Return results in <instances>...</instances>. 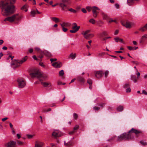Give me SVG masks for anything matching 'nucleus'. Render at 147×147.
Returning a JSON list of instances; mask_svg holds the SVG:
<instances>
[{
  "mask_svg": "<svg viewBox=\"0 0 147 147\" xmlns=\"http://www.w3.org/2000/svg\"><path fill=\"white\" fill-rule=\"evenodd\" d=\"M127 47L128 49L130 51L134 50V49L133 47L131 46H128Z\"/></svg>",
  "mask_w": 147,
  "mask_h": 147,
  "instance_id": "09e8293b",
  "label": "nucleus"
},
{
  "mask_svg": "<svg viewBox=\"0 0 147 147\" xmlns=\"http://www.w3.org/2000/svg\"><path fill=\"white\" fill-rule=\"evenodd\" d=\"M35 51L37 52H40V53H42V52L40 50V48L37 47H36L35 48Z\"/></svg>",
  "mask_w": 147,
  "mask_h": 147,
  "instance_id": "c9c22d12",
  "label": "nucleus"
},
{
  "mask_svg": "<svg viewBox=\"0 0 147 147\" xmlns=\"http://www.w3.org/2000/svg\"><path fill=\"white\" fill-rule=\"evenodd\" d=\"M68 10L71 12H72L74 13L76 12V10L72 8H70V9H69Z\"/></svg>",
  "mask_w": 147,
  "mask_h": 147,
  "instance_id": "37998d69",
  "label": "nucleus"
},
{
  "mask_svg": "<svg viewBox=\"0 0 147 147\" xmlns=\"http://www.w3.org/2000/svg\"><path fill=\"white\" fill-rule=\"evenodd\" d=\"M80 28V26H78L76 23L73 24V26L72 27V30H70V32L75 33Z\"/></svg>",
  "mask_w": 147,
  "mask_h": 147,
  "instance_id": "423d86ee",
  "label": "nucleus"
},
{
  "mask_svg": "<svg viewBox=\"0 0 147 147\" xmlns=\"http://www.w3.org/2000/svg\"><path fill=\"white\" fill-rule=\"evenodd\" d=\"M92 7H86V9L88 10V11L90 12L91 10H92Z\"/></svg>",
  "mask_w": 147,
  "mask_h": 147,
  "instance_id": "79ce46f5",
  "label": "nucleus"
},
{
  "mask_svg": "<svg viewBox=\"0 0 147 147\" xmlns=\"http://www.w3.org/2000/svg\"><path fill=\"white\" fill-rule=\"evenodd\" d=\"M52 65L55 67L59 68L61 67V65L60 62H55L52 64Z\"/></svg>",
  "mask_w": 147,
  "mask_h": 147,
  "instance_id": "2eb2a0df",
  "label": "nucleus"
},
{
  "mask_svg": "<svg viewBox=\"0 0 147 147\" xmlns=\"http://www.w3.org/2000/svg\"><path fill=\"white\" fill-rule=\"evenodd\" d=\"M147 38V34H145L144 36H142L141 38L140 42V43H142L144 41V38Z\"/></svg>",
  "mask_w": 147,
  "mask_h": 147,
  "instance_id": "b1692460",
  "label": "nucleus"
},
{
  "mask_svg": "<svg viewBox=\"0 0 147 147\" xmlns=\"http://www.w3.org/2000/svg\"><path fill=\"white\" fill-rule=\"evenodd\" d=\"M29 51L30 53H31L33 51V49H29Z\"/></svg>",
  "mask_w": 147,
  "mask_h": 147,
  "instance_id": "338daca9",
  "label": "nucleus"
},
{
  "mask_svg": "<svg viewBox=\"0 0 147 147\" xmlns=\"http://www.w3.org/2000/svg\"><path fill=\"white\" fill-rule=\"evenodd\" d=\"M123 109V107L122 106L120 105L117 108V110L118 111H121Z\"/></svg>",
  "mask_w": 147,
  "mask_h": 147,
  "instance_id": "a878e982",
  "label": "nucleus"
},
{
  "mask_svg": "<svg viewBox=\"0 0 147 147\" xmlns=\"http://www.w3.org/2000/svg\"><path fill=\"white\" fill-rule=\"evenodd\" d=\"M93 109L95 111H98L100 109V108L96 106L94 107L93 108Z\"/></svg>",
  "mask_w": 147,
  "mask_h": 147,
  "instance_id": "58836bf2",
  "label": "nucleus"
},
{
  "mask_svg": "<svg viewBox=\"0 0 147 147\" xmlns=\"http://www.w3.org/2000/svg\"><path fill=\"white\" fill-rule=\"evenodd\" d=\"M26 85L25 80L22 78L19 79V88H22L24 87Z\"/></svg>",
  "mask_w": 147,
  "mask_h": 147,
  "instance_id": "0eeeda50",
  "label": "nucleus"
},
{
  "mask_svg": "<svg viewBox=\"0 0 147 147\" xmlns=\"http://www.w3.org/2000/svg\"><path fill=\"white\" fill-rule=\"evenodd\" d=\"M142 93L144 94L147 95V92L145 90H143Z\"/></svg>",
  "mask_w": 147,
  "mask_h": 147,
  "instance_id": "e2e57ef3",
  "label": "nucleus"
},
{
  "mask_svg": "<svg viewBox=\"0 0 147 147\" xmlns=\"http://www.w3.org/2000/svg\"><path fill=\"white\" fill-rule=\"evenodd\" d=\"M77 80L79 81L82 83H84L85 82L84 78L80 76H78V77Z\"/></svg>",
  "mask_w": 147,
  "mask_h": 147,
  "instance_id": "5701e85b",
  "label": "nucleus"
},
{
  "mask_svg": "<svg viewBox=\"0 0 147 147\" xmlns=\"http://www.w3.org/2000/svg\"><path fill=\"white\" fill-rule=\"evenodd\" d=\"M11 58V60H13V58H14V56H11L10 55H9V56H8V57L7 58V60H8L9 58Z\"/></svg>",
  "mask_w": 147,
  "mask_h": 147,
  "instance_id": "864d4df0",
  "label": "nucleus"
},
{
  "mask_svg": "<svg viewBox=\"0 0 147 147\" xmlns=\"http://www.w3.org/2000/svg\"><path fill=\"white\" fill-rule=\"evenodd\" d=\"M57 60L56 59H50V61L51 62H53L56 61Z\"/></svg>",
  "mask_w": 147,
  "mask_h": 147,
  "instance_id": "13d9d810",
  "label": "nucleus"
},
{
  "mask_svg": "<svg viewBox=\"0 0 147 147\" xmlns=\"http://www.w3.org/2000/svg\"><path fill=\"white\" fill-rule=\"evenodd\" d=\"M100 9L97 7L95 6L92 7V11L93 13V15L94 17L96 18L98 13V12L97 10H99Z\"/></svg>",
  "mask_w": 147,
  "mask_h": 147,
  "instance_id": "6e6552de",
  "label": "nucleus"
},
{
  "mask_svg": "<svg viewBox=\"0 0 147 147\" xmlns=\"http://www.w3.org/2000/svg\"><path fill=\"white\" fill-rule=\"evenodd\" d=\"M107 35V32L106 31H104L98 34V37L100 38H101L104 36Z\"/></svg>",
  "mask_w": 147,
  "mask_h": 147,
  "instance_id": "aec40b11",
  "label": "nucleus"
},
{
  "mask_svg": "<svg viewBox=\"0 0 147 147\" xmlns=\"http://www.w3.org/2000/svg\"><path fill=\"white\" fill-rule=\"evenodd\" d=\"M0 7L2 15L5 16L11 15L16 11L15 7L10 0H2L0 2Z\"/></svg>",
  "mask_w": 147,
  "mask_h": 147,
  "instance_id": "f257e3e1",
  "label": "nucleus"
},
{
  "mask_svg": "<svg viewBox=\"0 0 147 147\" xmlns=\"http://www.w3.org/2000/svg\"><path fill=\"white\" fill-rule=\"evenodd\" d=\"M116 136H114L112 137L111 138L108 140L109 141H111L114 140L116 137Z\"/></svg>",
  "mask_w": 147,
  "mask_h": 147,
  "instance_id": "ea45409f",
  "label": "nucleus"
},
{
  "mask_svg": "<svg viewBox=\"0 0 147 147\" xmlns=\"http://www.w3.org/2000/svg\"><path fill=\"white\" fill-rule=\"evenodd\" d=\"M42 53L47 57H51V53L48 51H45L43 52H42Z\"/></svg>",
  "mask_w": 147,
  "mask_h": 147,
  "instance_id": "393cba45",
  "label": "nucleus"
},
{
  "mask_svg": "<svg viewBox=\"0 0 147 147\" xmlns=\"http://www.w3.org/2000/svg\"><path fill=\"white\" fill-rule=\"evenodd\" d=\"M79 127V126L78 125H76L74 128V130L75 131V130H76L78 129Z\"/></svg>",
  "mask_w": 147,
  "mask_h": 147,
  "instance_id": "a18cd8bd",
  "label": "nucleus"
},
{
  "mask_svg": "<svg viewBox=\"0 0 147 147\" xmlns=\"http://www.w3.org/2000/svg\"><path fill=\"white\" fill-rule=\"evenodd\" d=\"M98 105L102 108H103L105 105V103H100Z\"/></svg>",
  "mask_w": 147,
  "mask_h": 147,
  "instance_id": "4c0bfd02",
  "label": "nucleus"
},
{
  "mask_svg": "<svg viewBox=\"0 0 147 147\" xmlns=\"http://www.w3.org/2000/svg\"><path fill=\"white\" fill-rule=\"evenodd\" d=\"M118 32H119V31L118 30H116L114 33V34L115 35H117V34H118Z\"/></svg>",
  "mask_w": 147,
  "mask_h": 147,
  "instance_id": "774afa93",
  "label": "nucleus"
},
{
  "mask_svg": "<svg viewBox=\"0 0 147 147\" xmlns=\"http://www.w3.org/2000/svg\"><path fill=\"white\" fill-rule=\"evenodd\" d=\"M59 75L61 76H63L64 74V73L63 71V70H61L59 71Z\"/></svg>",
  "mask_w": 147,
  "mask_h": 147,
  "instance_id": "a19ab883",
  "label": "nucleus"
},
{
  "mask_svg": "<svg viewBox=\"0 0 147 147\" xmlns=\"http://www.w3.org/2000/svg\"><path fill=\"white\" fill-rule=\"evenodd\" d=\"M134 133L138 137V134L141 133L142 131L140 130H137L134 128H132L127 133H124L118 136L117 138V141L121 142L122 140H132L134 138V136L132 134Z\"/></svg>",
  "mask_w": 147,
  "mask_h": 147,
  "instance_id": "f03ea898",
  "label": "nucleus"
},
{
  "mask_svg": "<svg viewBox=\"0 0 147 147\" xmlns=\"http://www.w3.org/2000/svg\"><path fill=\"white\" fill-rule=\"evenodd\" d=\"M41 84L45 87H49L51 86V84L49 82H41Z\"/></svg>",
  "mask_w": 147,
  "mask_h": 147,
  "instance_id": "4468645a",
  "label": "nucleus"
},
{
  "mask_svg": "<svg viewBox=\"0 0 147 147\" xmlns=\"http://www.w3.org/2000/svg\"><path fill=\"white\" fill-rule=\"evenodd\" d=\"M35 60H38V59L36 57V55H33L32 57Z\"/></svg>",
  "mask_w": 147,
  "mask_h": 147,
  "instance_id": "052dcab7",
  "label": "nucleus"
},
{
  "mask_svg": "<svg viewBox=\"0 0 147 147\" xmlns=\"http://www.w3.org/2000/svg\"><path fill=\"white\" fill-rule=\"evenodd\" d=\"M52 136L55 138H57L62 136L61 133L58 130L54 131L52 134Z\"/></svg>",
  "mask_w": 147,
  "mask_h": 147,
  "instance_id": "1a4fd4ad",
  "label": "nucleus"
},
{
  "mask_svg": "<svg viewBox=\"0 0 147 147\" xmlns=\"http://www.w3.org/2000/svg\"><path fill=\"white\" fill-rule=\"evenodd\" d=\"M57 84L58 85L62 84V82L60 81H58L57 82Z\"/></svg>",
  "mask_w": 147,
  "mask_h": 147,
  "instance_id": "bf43d9fd",
  "label": "nucleus"
},
{
  "mask_svg": "<svg viewBox=\"0 0 147 147\" xmlns=\"http://www.w3.org/2000/svg\"><path fill=\"white\" fill-rule=\"evenodd\" d=\"M75 131H74L73 130L71 131H70L69 132V134L70 135H72L75 132Z\"/></svg>",
  "mask_w": 147,
  "mask_h": 147,
  "instance_id": "8fccbe9b",
  "label": "nucleus"
},
{
  "mask_svg": "<svg viewBox=\"0 0 147 147\" xmlns=\"http://www.w3.org/2000/svg\"><path fill=\"white\" fill-rule=\"evenodd\" d=\"M137 78H138L139 77V76L140 75V73L139 72H138V70H137Z\"/></svg>",
  "mask_w": 147,
  "mask_h": 147,
  "instance_id": "0e129e2a",
  "label": "nucleus"
},
{
  "mask_svg": "<svg viewBox=\"0 0 147 147\" xmlns=\"http://www.w3.org/2000/svg\"><path fill=\"white\" fill-rule=\"evenodd\" d=\"M87 82L89 84V85H92V80L90 79H88L87 80Z\"/></svg>",
  "mask_w": 147,
  "mask_h": 147,
  "instance_id": "e433bc0d",
  "label": "nucleus"
},
{
  "mask_svg": "<svg viewBox=\"0 0 147 147\" xmlns=\"http://www.w3.org/2000/svg\"><path fill=\"white\" fill-rule=\"evenodd\" d=\"M101 13L103 18L104 19H107L108 18V16L105 13L103 12H102Z\"/></svg>",
  "mask_w": 147,
  "mask_h": 147,
  "instance_id": "c756f323",
  "label": "nucleus"
},
{
  "mask_svg": "<svg viewBox=\"0 0 147 147\" xmlns=\"http://www.w3.org/2000/svg\"><path fill=\"white\" fill-rule=\"evenodd\" d=\"M89 22L93 24H94L96 23V21L93 19H91L89 20Z\"/></svg>",
  "mask_w": 147,
  "mask_h": 147,
  "instance_id": "72a5a7b5",
  "label": "nucleus"
},
{
  "mask_svg": "<svg viewBox=\"0 0 147 147\" xmlns=\"http://www.w3.org/2000/svg\"><path fill=\"white\" fill-rule=\"evenodd\" d=\"M140 143L143 146H145L147 145V143L145 140H142L140 141Z\"/></svg>",
  "mask_w": 147,
  "mask_h": 147,
  "instance_id": "c85d7f7f",
  "label": "nucleus"
},
{
  "mask_svg": "<svg viewBox=\"0 0 147 147\" xmlns=\"http://www.w3.org/2000/svg\"><path fill=\"white\" fill-rule=\"evenodd\" d=\"M90 31V30H88L85 31H83L82 33V34L84 36L85 38L86 39H88L90 37H92L93 36V35L89 34Z\"/></svg>",
  "mask_w": 147,
  "mask_h": 147,
  "instance_id": "39448f33",
  "label": "nucleus"
},
{
  "mask_svg": "<svg viewBox=\"0 0 147 147\" xmlns=\"http://www.w3.org/2000/svg\"><path fill=\"white\" fill-rule=\"evenodd\" d=\"M33 135H27V137L29 139H31L32 138Z\"/></svg>",
  "mask_w": 147,
  "mask_h": 147,
  "instance_id": "603ef678",
  "label": "nucleus"
},
{
  "mask_svg": "<svg viewBox=\"0 0 147 147\" xmlns=\"http://www.w3.org/2000/svg\"><path fill=\"white\" fill-rule=\"evenodd\" d=\"M139 30L142 32L145 31L147 30V23L143 27L140 28Z\"/></svg>",
  "mask_w": 147,
  "mask_h": 147,
  "instance_id": "412c9836",
  "label": "nucleus"
},
{
  "mask_svg": "<svg viewBox=\"0 0 147 147\" xmlns=\"http://www.w3.org/2000/svg\"><path fill=\"white\" fill-rule=\"evenodd\" d=\"M134 1V0H127V3L129 5H131Z\"/></svg>",
  "mask_w": 147,
  "mask_h": 147,
  "instance_id": "7c9ffc66",
  "label": "nucleus"
},
{
  "mask_svg": "<svg viewBox=\"0 0 147 147\" xmlns=\"http://www.w3.org/2000/svg\"><path fill=\"white\" fill-rule=\"evenodd\" d=\"M131 80H133L134 82H136L137 81V80L136 79V77L133 75H131Z\"/></svg>",
  "mask_w": 147,
  "mask_h": 147,
  "instance_id": "2f4dec72",
  "label": "nucleus"
},
{
  "mask_svg": "<svg viewBox=\"0 0 147 147\" xmlns=\"http://www.w3.org/2000/svg\"><path fill=\"white\" fill-rule=\"evenodd\" d=\"M36 14V11L34 10H32L31 12V14L32 17L35 16Z\"/></svg>",
  "mask_w": 147,
  "mask_h": 147,
  "instance_id": "f704fd0d",
  "label": "nucleus"
},
{
  "mask_svg": "<svg viewBox=\"0 0 147 147\" xmlns=\"http://www.w3.org/2000/svg\"><path fill=\"white\" fill-rule=\"evenodd\" d=\"M131 89L130 87H129L126 90V92H131Z\"/></svg>",
  "mask_w": 147,
  "mask_h": 147,
  "instance_id": "3c124183",
  "label": "nucleus"
},
{
  "mask_svg": "<svg viewBox=\"0 0 147 147\" xmlns=\"http://www.w3.org/2000/svg\"><path fill=\"white\" fill-rule=\"evenodd\" d=\"M71 24L68 22H63L62 24H61V25L62 27H67L69 26Z\"/></svg>",
  "mask_w": 147,
  "mask_h": 147,
  "instance_id": "a211bd4d",
  "label": "nucleus"
},
{
  "mask_svg": "<svg viewBox=\"0 0 147 147\" xmlns=\"http://www.w3.org/2000/svg\"><path fill=\"white\" fill-rule=\"evenodd\" d=\"M73 116L76 119H77L78 118V115L76 113H74L73 114Z\"/></svg>",
  "mask_w": 147,
  "mask_h": 147,
  "instance_id": "c03bdc74",
  "label": "nucleus"
},
{
  "mask_svg": "<svg viewBox=\"0 0 147 147\" xmlns=\"http://www.w3.org/2000/svg\"><path fill=\"white\" fill-rule=\"evenodd\" d=\"M43 145V143L41 142H36L35 144V147H42Z\"/></svg>",
  "mask_w": 147,
  "mask_h": 147,
  "instance_id": "6ab92c4d",
  "label": "nucleus"
},
{
  "mask_svg": "<svg viewBox=\"0 0 147 147\" xmlns=\"http://www.w3.org/2000/svg\"><path fill=\"white\" fill-rule=\"evenodd\" d=\"M129 84H125V85L123 87L125 88H126L128 87L129 86Z\"/></svg>",
  "mask_w": 147,
  "mask_h": 147,
  "instance_id": "5fc2aeb1",
  "label": "nucleus"
},
{
  "mask_svg": "<svg viewBox=\"0 0 147 147\" xmlns=\"http://www.w3.org/2000/svg\"><path fill=\"white\" fill-rule=\"evenodd\" d=\"M30 75L32 78H37L40 81L42 80L41 79V78L45 79L47 78V75L39 70L36 71L33 73H30Z\"/></svg>",
  "mask_w": 147,
  "mask_h": 147,
  "instance_id": "7ed1b4c3",
  "label": "nucleus"
},
{
  "mask_svg": "<svg viewBox=\"0 0 147 147\" xmlns=\"http://www.w3.org/2000/svg\"><path fill=\"white\" fill-rule=\"evenodd\" d=\"M28 5L27 4L24 5L22 8L21 9L24 10L26 12L28 11Z\"/></svg>",
  "mask_w": 147,
  "mask_h": 147,
  "instance_id": "4be33fe9",
  "label": "nucleus"
},
{
  "mask_svg": "<svg viewBox=\"0 0 147 147\" xmlns=\"http://www.w3.org/2000/svg\"><path fill=\"white\" fill-rule=\"evenodd\" d=\"M62 30L64 32H66L67 30V29L65 28V27H62Z\"/></svg>",
  "mask_w": 147,
  "mask_h": 147,
  "instance_id": "6e6d98bb",
  "label": "nucleus"
},
{
  "mask_svg": "<svg viewBox=\"0 0 147 147\" xmlns=\"http://www.w3.org/2000/svg\"><path fill=\"white\" fill-rule=\"evenodd\" d=\"M7 147H16V142L13 141H10L6 144Z\"/></svg>",
  "mask_w": 147,
  "mask_h": 147,
  "instance_id": "9b49d317",
  "label": "nucleus"
},
{
  "mask_svg": "<svg viewBox=\"0 0 147 147\" xmlns=\"http://www.w3.org/2000/svg\"><path fill=\"white\" fill-rule=\"evenodd\" d=\"M28 58L27 56H25L21 60L19 61V64H22L23 63L25 62L27 60Z\"/></svg>",
  "mask_w": 147,
  "mask_h": 147,
  "instance_id": "f3484780",
  "label": "nucleus"
},
{
  "mask_svg": "<svg viewBox=\"0 0 147 147\" xmlns=\"http://www.w3.org/2000/svg\"><path fill=\"white\" fill-rule=\"evenodd\" d=\"M115 41L116 42H123V40L122 39L119 38L118 37H116L114 38Z\"/></svg>",
  "mask_w": 147,
  "mask_h": 147,
  "instance_id": "bb28decb",
  "label": "nucleus"
},
{
  "mask_svg": "<svg viewBox=\"0 0 147 147\" xmlns=\"http://www.w3.org/2000/svg\"><path fill=\"white\" fill-rule=\"evenodd\" d=\"M122 25L127 28H130L131 27V24L130 23L126 21L121 22Z\"/></svg>",
  "mask_w": 147,
  "mask_h": 147,
  "instance_id": "ddd939ff",
  "label": "nucleus"
},
{
  "mask_svg": "<svg viewBox=\"0 0 147 147\" xmlns=\"http://www.w3.org/2000/svg\"><path fill=\"white\" fill-rule=\"evenodd\" d=\"M76 56V53H72L70 54L68 56V58L71 59H73L75 58Z\"/></svg>",
  "mask_w": 147,
  "mask_h": 147,
  "instance_id": "dca6fc26",
  "label": "nucleus"
},
{
  "mask_svg": "<svg viewBox=\"0 0 147 147\" xmlns=\"http://www.w3.org/2000/svg\"><path fill=\"white\" fill-rule=\"evenodd\" d=\"M18 20V14L17 13L8 17L4 20V21H8L11 22H16Z\"/></svg>",
  "mask_w": 147,
  "mask_h": 147,
  "instance_id": "20e7f679",
  "label": "nucleus"
},
{
  "mask_svg": "<svg viewBox=\"0 0 147 147\" xmlns=\"http://www.w3.org/2000/svg\"><path fill=\"white\" fill-rule=\"evenodd\" d=\"M7 119H8V118L7 117H5L4 118H3L2 119V120L3 121H5Z\"/></svg>",
  "mask_w": 147,
  "mask_h": 147,
  "instance_id": "69168bd1",
  "label": "nucleus"
},
{
  "mask_svg": "<svg viewBox=\"0 0 147 147\" xmlns=\"http://www.w3.org/2000/svg\"><path fill=\"white\" fill-rule=\"evenodd\" d=\"M18 65V60L14 59L11 63V66L13 68H16Z\"/></svg>",
  "mask_w": 147,
  "mask_h": 147,
  "instance_id": "f8f14e48",
  "label": "nucleus"
},
{
  "mask_svg": "<svg viewBox=\"0 0 147 147\" xmlns=\"http://www.w3.org/2000/svg\"><path fill=\"white\" fill-rule=\"evenodd\" d=\"M109 72L108 71H106L105 72V75L106 78L107 77V76L109 74Z\"/></svg>",
  "mask_w": 147,
  "mask_h": 147,
  "instance_id": "49530a36",
  "label": "nucleus"
},
{
  "mask_svg": "<svg viewBox=\"0 0 147 147\" xmlns=\"http://www.w3.org/2000/svg\"><path fill=\"white\" fill-rule=\"evenodd\" d=\"M104 74L103 72L102 71H98L94 72L95 76L97 78H101Z\"/></svg>",
  "mask_w": 147,
  "mask_h": 147,
  "instance_id": "9d476101",
  "label": "nucleus"
},
{
  "mask_svg": "<svg viewBox=\"0 0 147 147\" xmlns=\"http://www.w3.org/2000/svg\"><path fill=\"white\" fill-rule=\"evenodd\" d=\"M25 139V138H23V140H22L21 139H20V140H19V146H23L24 145V140Z\"/></svg>",
  "mask_w": 147,
  "mask_h": 147,
  "instance_id": "cd10ccee",
  "label": "nucleus"
},
{
  "mask_svg": "<svg viewBox=\"0 0 147 147\" xmlns=\"http://www.w3.org/2000/svg\"><path fill=\"white\" fill-rule=\"evenodd\" d=\"M82 12H83V13H86L87 12L86 10L84 8H83L82 9Z\"/></svg>",
  "mask_w": 147,
  "mask_h": 147,
  "instance_id": "4d7b16f0",
  "label": "nucleus"
},
{
  "mask_svg": "<svg viewBox=\"0 0 147 147\" xmlns=\"http://www.w3.org/2000/svg\"><path fill=\"white\" fill-rule=\"evenodd\" d=\"M71 145V143L70 142H69L67 143H64V145L67 146H69Z\"/></svg>",
  "mask_w": 147,
  "mask_h": 147,
  "instance_id": "de8ad7c7",
  "label": "nucleus"
},
{
  "mask_svg": "<svg viewBox=\"0 0 147 147\" xmlns=\"http://www.w3.org/2000/svg\"><path fill=\"white\" fill-rule=\"evenodd\" d=\"M39 65L43 67H45V65L43 64L42 63H39Z\"/></svg>",
  "mask_w": 147,
  "mask_h": 147,
  "instance_id": "680f3d73",
  "label": "nucleus"
},
{
  "mask_svg": "<svg viewBox=\"0 0 147 147\" xmlns=\"http://www.w3.org/2000/svg\"><path fill=\"white\" fill-rule=\"evenodd\" d=\"M53 20L55 22H59V19L55 17H53L52 18Z\"/></svg>",
  "mask_w": 147,
  "mask_h": 147,
  "instance_id": "473e14b6",
  "label": "nucleus"
}]
</instances>
